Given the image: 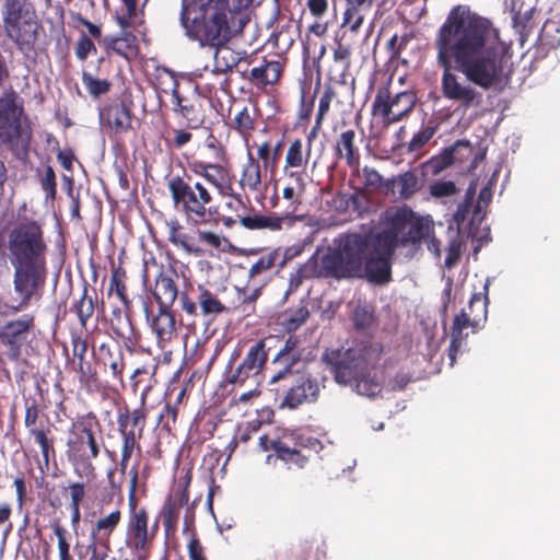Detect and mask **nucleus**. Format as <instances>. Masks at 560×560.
<instances>
[{"label": "nucleus", "mask_w": 560, "mask_h": 560, "mask_svg": "<svg viewBox=\"0 0 560 560\" xmlns=\"http://www.w3.org/2000/svg\"><path fill=\"white\" fill-rule=\"evenodd\" d=\"M434 48L442 69L441 93L457 104L458 110L482 104V93L471 84L489 90L511 73L512 55L499 31L488 19L470 15L463 5L451 10L436 33Z\"/></svg>", "instance_id": "obj_1"}, {"label": "nucleus", "mask_w": 560, "mask_h": 560, "mask_svg": "<svg viewBox=\"0 0 560 560\" xmlns=\"http://www.w3.org/2000/svg\"><path fill=\"white\" fill-rule=\"evenodd\" d=\"M412 218L413 211L406 206L386 211L381 231L370 229L342 235L336 247H329L322 256L315 253L301 265L298 280L365 279L374 285L388 284L393 280V255Z\"/></svg>", "instance_id": "obj_2"}, {"label": "nucleus", "mask_w": 560, "mask_h": 560, "mask_svg": "<svg viewBox=\"0 0 560 560\" xmlns=\"http://www.w3.org/2000/svg\"><path fill=\"white\" fill-rule=\"evenodd\" d=\"M8 249L13 268V289L19 296V303L10 306V312L16 314L43 296L48 246L42 225L35 220L14 225L8 236Z\"/></svg>", "instance_id": "obj_3"}, {"label": "nucleus", "mask_w": 560, "mask_h": 560, "mask_svg": "<svg viewBox=\"0 0 560 560\" xmlns=\"http://www.w3.org/2000/svg\"><path fill=\"white\" fill-rule=\"evenodd\" d=\"M253 2H182L180 24L201 47L226 46L252 19Z\"/></svg>", "instance_id": "obj_4"}, {"label": "nucleus", "mask_w": 560, "mask_h": 560, "mask_svg": "<svg viewBox=\"0 0 560 560\" xmlns=\"http://www.w3.org/2000/svg\"><path fill=\"white\" fill-rule=\"evenodd\" d=\"M383 352L384 346L380 341L353 340L348 348L326 350L322 361L338 385L350 386L359 395L372 398L382 392L374 371Z\"/></svg>", "instance_id": "obj_5"}, {"label": "nucleus", "mask_w": 560, "mask_h": 560, "mask_svg": "<svg viewBox=\"0 0 560 560\" xmlns=\"http://www.w3.org/2000/svg\"><path fill=\"white\" fill-rule=\"evenodd\" d=\"M104 444L102 425L93 411L78 415L71 422L67 436V457L79 476L95 477L96 459Z\"/></svg>", "instance_id": "obj_6"}, {"label": "nucleus", "mask_w": 560, "mask_h": 560, "mask_svg": "<svg viewBox=\"0 0 560 560\" xmlns=\"http://www.w3.org/2000/svg\"><path fill=\"white\" fill-rule=\"evenodd\" d=\"M32 141L33 128L23 100L13 89L5 90L0 97V149L19 161H25Z\"/></svg>", "instance_id": "obj_7"}, {"label": "nucleus", "mask_w": 560, "mask_h": 560, "mask_svg": "<svg viewBox=\"0 0 560 560\" xmlns=\"http://www.w3.org/2000/svg\"><path fill=\"white\" fill-rule=\"evenodd\" d=\"M166 187L173 208L186 220L195 224L209 223L218 214V207L212 206L213 196L208 187L192 175L184 173L167 178Z\"/></svg>", "instance_id": "obj_8"}, {"label": "nucleus", "mask_w": 560, "mask_h": 560, "mask_svg": "<svg viewBox=\"0 0 560 560\" xmlns=\"http://www.w3.org/2000/svg\"><path fill=\"white\" fill-rule=\"evenodd\" d=\"M128 487V520L126 525L125 545L139 558L147 557L158 535L159 523L155 521L149 526V512L144 506H138L137 487L139 481V466L133 465L129 470Z\"/></svg>", "instance_id": "obj_9"}, {"label": "nucleus", "mask_w": 560, "mask_h": 560, "mask_svg": "<svg viewBox=\"0 0 560 560\" xmlns=\"http://www.w3.org/2000/svg\"><path fill=\"white\" fill-rule=\"evenodd\" d=\"M4 33L24 55L35 49L42 28L32 2H5L2 10Z\"/></svg>", "instance_id": "obj_10"}, {"label": "nucleus", "mask_w": 560, "mask_h": 560, "mask_svg": "<svg viewBox=\"0 0 560 560\" xmlns=\"http://www.w3.org/2000/svg\"><path fill=\"white\" fill-rule=\"evenodd\" d=\"M229 152L226 145L210 133L196 154L188 162L190 171L209 184L221 187V180L228 175Z\"/></svg>", "instance_id": "obj_11"}, {"label": "nucleus", "mask_w": 560, "mask_h": 560, "mask_svg": "<svg viewBox=\"0 0 560 560\" xmlns=\"http://www.w3.org/2000/svg\"><path fill=\"white\" fill-rule=\"evenodd\" d=\"M43 384H46L44 378L36 380L34 394H23V401L25 408L24 425L28 435L39 446L42 456L46 463L49 462L50 454L55 455L54 442L50 424L39 421V413L42 409H46L49 405L45 397Z\"/></svg>", "instance_id": "obj_12"}, {"label": "nucleus", "mask_w": 560, "mask_h": 560, "mask_svg": "<svg viewBox=\"0 0 560 560\" xmlns=\"http://www.w3.org/2000/svg\"><path fill=\"white\" fill-rule=\"evenodd\" d=\"M241 350H234L229 361L230 371L226 373L228 384L243 386L249 380L255 381L258 386L267 361L268 350L264 339L256 340L249 345L242 361L233 369V363L240 358Z\"/></svg>", "instance_id": "obj_13"}, {"label": "nucleus", "mask_w": 560, "mask_h": 560, "mask_svg": "<svg viewBox=\"0 0 560 560\" xmlns=\"http://www.w3.org/2000/svg\"><path fill=\"white\" fill-rule=\"evenodd\" d=\"M168 229L167 240L184 253L195 257L205 256L207 250L201 244L208 245L210 248L220 249L225 238L212 231L197 229L195 233H188L184 226L174 218L166 222Z\"/></svg>", "instance_id": "obj_14"}, {"label": "nucleus", "mask_w": 560, "mask_h": 560, "mask_svg": "<svg viewBox=\"0 0 560 560\" xmlns=\"http://www.w3.org/2000/svg\"><path fill=\"white\" fill-rule=\"evenodd\" d=\"M487 300L480 298L479 294H472L469 300L468 311L463 308L458 314L455 315L453 324L451 326V343L448 348V358L451 365L454 364L456 355L460 350L464 339L468 336V332H464L465 329L471 328L474 331L482 320L487 317Z\"/></svg>", "instance_id": "obj_15"}, {"label": "nucleus", "mask_w": 560, "mask_h": 560, "mask_svg": "<svg viewBox=\"0 0 560 560\" xmlns=\"http://www.w3.org/2000/svg\"><path fill=\"white\" fill-rule=\"evenodd\" d=\"M283 385L284 387L279 394L281 396L280 408L290 410H295L303 405L315 404L320 396L322 388L325 387L307 370H302L301 373L295 375V378Z\"/></svg>", "instance_id": "obj_16"}, {"label": "nucleus", "mask_w": 560, "mask_h": 560, "mask_svg": "<svg viewBox=\"0 0 560 560\" xmlns=\"http://www.w3.org/2000/svg\"><path fill=\"white\" fill-rule=\"evenodd\" d=\"M167 88H160L163 93L171 92L173 98V112L185 120L188 129L200 128L206 119L203 101L199 96L186 97L179 93L177 79L168 71L164 72Z\"/></svg>", "instance_id": "obj_17"}, {"label": "nucleus", "mask_w": 560, "mask_h": 560, "mask_svg": "<svg viewBox=\"0 0 560 560\" xmlns=\"http://www.w3.org/2000/svg\"><path fill=\"white\" fill-rule=\"evenodd\" d=\"M416 104L412 92H400L394 97L387 88L380 89L372 104V114L381 116L387 124H394L407 116Z\"/></svg>", "instance_id": "obj_18"}, {"label": "nucleus", "mask_w": 560, "mask_h": 560, "mask_svg": "<svg viewBox=\"0 0 560 560\" xmlns=\"http://www.w3.org/2000/svg\"><path fill=\"white\" fill-rule=\"evenodd\" d=\"M148 412L143 407L130 410L127 405L117 410V431L121 438V448L141 452L140 440L143 436Z\"/></svg>", "instance_id": "obj_19"}, {"label": "nucleus", "mask_w": 560, "mask_h": 560, "mask_svg": "<svg viewBox=\"0 0 560 560\" xmlns=\"http://www.w3.org/2000/svg\"><path fill=\"white\" fill-rule=\"evenodd\" d=\"M179 303L182 310L190 316L197 315V305L200 306L203 316H217L231 312V307L225 306L213 292L202 284H199L197 288L190 285L182 291Z\"/></svg>", "instance_id": "obj_20"}, {"label": "nucleus", "mask_w": 560, "mask_h": 560, "mask_svg": "<svg viewBox=\"0 0 560 560\" xmlns=\"http://www.w3.org/2000/svg\"><path fill=\"white\" fill-rule=\"evenodd\" d=\"M34 327L35 316L33 314H23L0 326V343L9 348V359L16 360L20 357L22 346Z\"/></svg>", "instance_id": "obj_21"}, {"label": "nucleus", "mask_w": 560, "mask_h": 560, "mask_svg": "<svg viewBox=\"0 0 560 560\" xmlns=\"http://www.w3.org/2000/svg\"><path fill=\"white\" fill-rule=\"evenodd\" d=\"M285 68V60L275 55L271 58L264 57L262 61L250 69L247 80L257 89L266 90L279 83Z\"/></svg>", "instance_id": "obj_22"}, {"label": "nucleus", "mask_w": 560, "mask_h": 560, "mask_svg": "<svg viewBox=\"0 0 560 560\" xmlns=\"http://www.w3.org/2000/svg\"><path fill=\"white\" fill-rule=\"evenodd\" d=\"M191 476L188 474L184 486H178L174 489L164 501L162 506L161 516L163 526L166 533L174 532L179 521L180 509L188 503L189 500V485Z\"/></svg>", "instance_id": "obj_23"}, {"label": "nucleus", "mask_w": 560, "mask_h": 560, "mask_svg": "<svg viewBox=\"0 0 560 560\" xmlns=\"http://www.w3.org/2000/svg\"><path fill=\"white\" fill-rule=\"evenodd\" d=\"M158 369L159 362L155 359H152L136 368L130 375V387L133 394L139 395V407L145 408L149 394L158 384Z\"/></svg>", "instance_id": "obj_24"}, {"label": "nucleus", "mask_w": 560, "mask_h": 560, "mask_svg": "<svg viewBox=\"0 0 560 560\" xmlns=\"http://www.w3.org/2000/svg\"><path fill=\"white\" fill-rule=\"evenodd\" d=\"M147 318L150 328L155 335L158 346L163 349L177 336L176 319L172 312V307L159 306L158 312L149 316L148 307H145Z\"/></svg>", "instance_id": "obj_25"}, {"label": "nucleus", "mask_w": 560, "mask_h": 560, "mask_svg": "<svg viewBox=\"0 0 560 560\" xmlns=\"http://www.w3.org/2000/svg\"><path fill=\"white\" fill-rule=\"evenodd\" d=\"M357 133L353 129L342 130L335 140L334 155L337 160L345 161L346 165L359 171L361 154L357 144Z\"/></svg>", "instance_id": "obj_26"}, {"label": "nucleus", "mask_w": 560, "mask_h": 560, "mask_svg": "<svg viewBox=\"0 0 560 560\" xmlns=\"http://www.w3.org/2000/svg\"><path fill=\"white\" fill-rule=\"evenodd\" d=\"M98 360L104 366L105 372H108L112 381L125 387L124 372H125V355L119 346L112 347L108 343H102L98 347Z\"/></svg>", "instance_id": "obj_27"}, {"label": "nucleus", "mask_w": 560, "mask_h": 560, "mask_svg": "<svg viewBox=\"0 0 560 560\" xmlns=\"http://www.w3.org/2000/svg\"><path fill=\"white\" fill-rule=\"evenodd\" d=\"M101 118L115 135L127 133L132 129V112L125 103H114L101 112Z\"/></svg>", "instance_id": "obj_28"}, {"label": "nucleus", "mask_w": 560, "mask_h": 560, "mask_svg": "<svg viewBox=\"0 0 560 560\" xmlns=\"http://www.w3.org/2000/svg\"><path fill=\"white\" fill-rule=\"evenodd\" d=\"M307 171L282 168L283 198L295 210L302 203L306 188Z\"/></svg>", "instance_id": "obj_29"}, {"label": "nucleus", "mask_w": 560, "mask_h": 560, "mask_svg": "<svg viewBox=\"0 0 560 560\" xmlns=\"http://www.w3.org/2000/svg\"><path fill=\"white\" fill-rule=\"evenodd\" d=\"M103 46L107 55L115 54L126 60L136 58L139 52L137 36L126 30L119 36H105Z\"/></svg>", "instance_id": "obj_30"}, {"label": "nucleus", "mask_w": 560, "mask_h": 560, "mask_svg": "<svg viewBox=\"0 0 560 560\" xmlns=\"http://www.w3.org/2000/svg\"><path fill=\"white\" fill-rule=\"evenodd\" d=\"M262 172L264 168L255 159V155L247 148L246 161L242 166L238 185L243 191L257 192L262 187Z\"/></svg>", "instance_id": "obj_31"}, {"label": "nucleus", "mask_w": 560, "mask_h": 560, "mask_svg": "<svg viewBox=\"0 0 560 560\" xmlns=\"http://www.w3.org/2000/svg\"><path fill=\"white\" fill-rule=\"evenodd\" d=\"M298 363L299 361H294V359H282L280 361L278 358L273 357L271 365L275 366V370L268 381L269 390L279 395L280 390L284 387L283 384H288L292 378H295L298 373L302 372V370H293L294 365Z\"/></svg>", "instance_id": "obj_32"}, {"label": "nucleus", "mask_w": 560, "mask_h": 560, "mask_svg": "<svg viewBox=\"0 0 560 560\" xmlns=\"http://www.w3.org/2000/svg\"><path fill=\"white\" fill-rule=\"evenodd\" d=\"M121 521V511L116 509L109 514L100 517L91 529V539L93 544L110 545V536L118 527Z\"/></svg>", "instance_id": "obj_33"}, {"label": "nucleus", "mask_w": 560, "mask_h": 560, "mask_svg": "<svg viewBox=\"0 0 560 560\" xmlns=\"http://www.w3.org/2000/svg\"><path fill=\"white\" fill-rule=\"evenodd\" d=\"M311 155L310 143L294 139L288 145L282 168L307 171Z\"/></svg>", "instance_id": "obj_34"}, {"label": "nucleus", "mask_w": 560, "mask_h": 560, "mask_svg": "<svg viewBox=\"0 0 560 560\" xmlns=\"http://www.w3.org/2000/svg\"><path fill=\"white\" fill-rule=\"evenodd\" d=\"M180 293L174 278L165 272H160L155 279L153 296L159 306L172 307Z\"/></svg>", "instance_id": "obj_35"}, {"label": "nucleus", "mask_w": 560, "mask_h": 560, "mask_svg": "<svg viewBox=\"0 0 560 560\" xmlns=\"http://www.w3.org/2000/svg\"><path fill=\"white\" fill-rule=\"evenodd\" d=\"M277 458L281 459L288 465H293L298 468H304L308 463V456L304 453L303 448L299 447L296 443H291V440L277 442L273 445Z\"/></svg>", "instance_id": "obj_36"}, {"label": "nucleus", "mask_w": 560, "mask_h": 560, "mask_svg": "<svg viewBox=\"0 0 560 560\" xmlns=\"http://www.w3.org/2000/svg\"><path fill=\"white\" fill-rule=\"evenodd\" d=\"M431 233H433L432 223L413 212V218L408 223L406 232L400 236V245L418 244L422 240H427Z\"/></svg>", "instance_id": "obj_37"}, {"label": "nucleus", "mask_w": 560, "mask_h": 560, "mask_svg": "<svg viewBox=\"0 0 560 560\" xmlns=\"http://www.w3.org/2000/svg\"><path fill=\"white\" fill-rule=\"evenodd\" d=\"M386 188L393 192L397 189L404 200L410 199L419 190L418 177L413 171H407L387 180Z\"/></svg>", "instance_id": "obj_38"}, {"label": "nucleus", "mask_w": 560, "mask_h": 560, "mask_svg": "<svg viewBox=\"0 0 560 560\" xmlns=\"http://www.w3.org/2000/svg\"><path fill=\"white\" fill-rule=\"evenodd\" d=\"M459 147L469 148L470 143L467 140H458L454 145L445 148L441 154L434 155L425 162L428 172L435 176L453 165L455 161L454 152Z\"/></svg>", "instance_id": "obj_39"}, {"label": "nucleus", "mask_w": 560, "mask_h": 560, "mask_svg": "<svg viewBox=\"0 0 560 560\" xmlns=\"http://www.w3.org/2000/svg\"><path fill=\"white\" fill-rule=\"evenodd\" d=\"M214 49V72L215 73H226L232 71L233 68L237 67L242 60L243 56L241 52L234 51L228 45L221 47H210Z\"/></svg>", "instance_id": "obj_40"}, {"label": "nucleus", "mask_w": 560, "mask_h": 560, "mask_svg": "<svg viewBox=\"0 0 560 560\" xmlns=\"http://www.w3.org/2000/svg\"><path fill=\"white\" fill-rule=\"evenodd\" d=\"M298 25L281 24L280 30L275 31L267 40V44L277 49V54L281 56L287 52L295 42Z\"/></svg>", "instance_id": "obj_41"}, {"label": "nucleus", "mask_w": 560, "mask_h": 560, "mask_svg": "<svg viewBox=\"0 0 560 560\" xmlns=\"http://www.w3.org/2000/svg\"><path fill=\"white\" fill-rule=\"evenodd\" d=\"M70 311L78 316L81 328L86 330L88 320L93 316L95 311V301L93 296L89 295L86 285H84L80 299L72 302Z\"/></svg>", "instance_id": "obj_42"}, {"label": "nucleus", "mask_w": 560, "mask_h": 560, "mask_svg": "<svg viewBox=\"0 0 560 560\" xmlns=\"http://www.w3.org/2000/svg\"><path fill=\"white\" fill-rule=\"evenodd\" d=\"M372 2H348L343 13V26H348L351 32H358L363 23L365 14L370 11Z\"/></svg>", "instance_id": "obj_43"}, {"label": "nucleus", "mask_w": 560, "mask_h": 560, "mask_svg": "<svg viewBox=\"0 0 560 560\" xmlns=\"http://www.w3.org/2000/svg\"><path fill=\"white\" fill-rule=\"evenodd\" d=\"M233 129L242 137L245 142L246 148H249V139L253 136L256 124L255 119L250 114V110L247 106H244L241 110H238L232 124Z\"/></svg>", "instance_id": "obj_44"}, {"label": "nucleus", "mask_w": 560, "mask_h": 560, "mask_svg": "<svg viewBox=\"0 0 560 560\" xmlns=\"http://www.w3.org/2000/svg\"><path fill=\"white\" fill-rule=\"evenodd\" d=\"M281 255L278 249H273L261 255L249 268V279H255L256 277L270 271L276 265L282 267L284 265V259H281V261H279Z\"/></svg>", "instance_id": "obj_45"}, {"label": "nucleus", "mask_w": 560, "mask_h": 560, "mask_svg": "<svg viewBox=\"0 0 560 560\" xmlns=\"http://www.w3.org/2000/svg\"><path fill=\"white\" fill-rule=\"evenodd\" d=\"M240 223L248 230L269 229L272 231L281 228V220L276 217L254 214V215H237Z\"/></svg>", "instance_id": "obj_46"}, {"label": "nucleus", "mask_w": 560, "mask_h": 560, "mask_svg": "<svg viewBox=\"0 0 560 560\" xmlns=\"http://www.w3.org/2000/svg\"><path fill=\"white\" fill-rule=\"evenodd\" d=\"M352 324L358 331L366 332L376 325V317L371 306L359 304L351 315Z\"/></svg>", "instance_id": "obj_47"}, {"label": "nucleus", "mask_w": 560, "mask_h": 560, "mask_svg": "<svg viewBox=\"0 0 560 560\" xmlns=\"http://www.w3.org/2000/svg\"><path fill=\"white\" fill-rule=\"evenodd\" d=\"M110 328L113 332L121 339L128 340L133 343L131 337L133 336V327L129 316L125 315L120 308H115L112 312Z\"/></svg>", "instance_id": "obj_48"}, {"label": "nucleus", "mask_w": 560, "mask_h": 560, "mask_svg": "<svg viewBox=\"0 0 560 560\" xmlns=\"http://www.w3.org/2000/svg\"><path fill=\"white\" fill-rule=\"evenodd\" d=\"M137 4L138 2H122L120 8L116 10L115 18L122 30L133 27L138 23H141Z\"/></svg>", "instance_id": "obj_49"}, {"label": "nucleus", "mask_w": 560, "mask_h": 560, "mask_svg": "<svg viewBox=\"0 0 560 560\" xmlns=\"http://www.w3.org/2000/svg\"><path fill=\"white\" fill-rule=\"evenodd\" d=\"M261 295V288H255L249 291L247 288L237 289V304L231 311H240L250 315L255 311V303Z\"/></svg>", "instance_id": "obj_50"}, {"label": "nucleus", "mask_w": 560, "mask_h": 560, "mask_svg": "<svg viewBox=\"0 0 560 560\" xmlns=\"http://www.w3.org/2000/svg\"><path fill=\"white\" fill-rule=\"evenodd\" d=\"M109 292H114L120 302L126 307H129L130 300L127 293L126 271L122 267H113L109 282Z\"/></svg>", "instance_id": "obj_51"}, {"label": "nucleus", "mask_w": 560, "mask_h": 560, "mask_svg": "<svg viewBox=\"0 0 560 560\" xmlns=\"http://www.w3.org/2000/svg\"><path fill=\"white\" fill-rule=\"evenodd\" d=\"M50 526L57 537L59 560H74L70 551L69 532L67 528L58 520H55Z\"/></svg>", "instance_id": "obj_52"}, {"label": "nucleus", "mask_w": 560, "mask_h": 560, "mask_svg": "<svg viewBox=\"0 0 560 560\" xmlns=\"http://www.w3.org/2000/svg\"><path fill=\"white\" fill-rule=\"evenodd\" d=\"M310 317V311L305 305H301L294 310H288L282 315V325L288 331H295Z\"/></svg>", "instance_id": "obj_53"}, {"label": "nucleus", "mask_w": 560, "mask_h": 560, "mask_svg": "<svg viewBox=\"0 0 560 560\" xmlns=\"http://www.w3.org/2000/svg\"><path fill=\"white\" fill-rule=\"evenodd\" d=\"M82 82L89 94L94 98L108 93L112 89L110 81L106 79H98L86 71H83L82 73Z\"/></svg>", "instance_id": "obj_54"}, {"label": "nucleus", "mask_w": 560, "mask_h": 560, "mask_svg": "<svg viewBox=\"0 0 560 560\" xmlns=\"http://www.w3.org/2000/svg\"><path fill=\"white\" fill-rule=\"evenodd\" d=\"M260 425V420H253L248 421L244 427H238L236 433L228 445L231 453L234 452L235 448H237L241 444H246L252 439V435L258 432Z\"/></svg>", "instance_id": "obj_55"}, {"label": "nucleus", "mask_w": 560, "mask_h": 560, "mask_svg": "<svg viewBox=\"0 0 560 560\" xmlns=\"http://www.w3.org/2000/svg\"><path fill=\"white\" fill-rule=\"evenodd\" d=\"M303 355V350L301 349V340L295 335H290L283 342L282 347L279 349L275 358H278L280 361L282 359H294V361H301Z\"/></svg>", "instance_id": "obj_56"}, {"label": "nucleus", "mask_w": 560, "mask_h": 560, "mask_svg": "<svg viewBox=\"0 0 560 560\" xmlns=\"http://www.w3.org/2000/svg\"><path fill=\"white\" fill-rule=\"evenodd\" d=\"M72 370L77 373L79 382L83 385H91L96 381V373L92 365L86 361L85 355L73 357Z\"/></svg>", "instance_id": "obj_57"}, {"label": "nucleus", "mask_w": 560, "mask_h": 560, "mask_svg": "<svg viewBox=\"0 0 560 560\" xmlns=\"http://www.w3.org/2000/svg\"><path fill=\"white\" fill-rule=\"evenodd\" d=\"M432 198L443 200L450 199L459 192V188L453 180H435L429 186Z\"/></svg>", "instance_id": "obj_58"}, {"label": "nucleus", "mask_w": 560, "mask_h": 560, "mask_svg": "<svg viewBox=\"0 0 560 560\" xmlns=\"http://www.w3.org/2000/svg\"><path fill=\"white\" fill-rule=\"evenodd\" d=\"M256 148L257 153L255 159L258 160L265 173L269 172L271 175H275L278 166L275 161V155L271 154V142L264 141L260 144H256Z\"/></svg>", "instance_id": "obj_59"}, {"label": "nucleus", "mask_w": 560, "mask_h": 560, "mask_svg": "<svg viewBox=\"0 0 560 560\" xmlns=\"http://www.w3.org/2000/svg\"><path fill=\"white\" fill-rule=\"evenodd\" d=\"M290 2H275L269 24H291L296 25L294 14L289 8Z\"/></svg>", "instance_id": "obj_60"}, {"label": "nucleus", "mask_w": 560, "mask_h": 560, "mask_svg": "<svg viewBox=\"0 0 560 560\" xmlns=\"http://www.w3.org/2000/svg\"><path fill=\"white\" fill-rule=\"evenodd\" d=\"M351 55L352 51L349 45L342 44L340 42L337 43V46L334 49V61L340 65L342 69V80L337 82L338 85L346 84L345 72H347L350 68Z\"/></svg>", "instance_id": "obj_61"}, {"label": "nucleus", "mask_w": 560, "mask_h": 560, "mask_svg": "<svg viewBox=\"0 0 560 560\" xmlns=\"http://www.w3.org/2000/svg\"><path fill=\"white\" fill-rule=\"evenodd\" d=\"M39 184L45 192L46 200L54 201L57 195V180L56 173L50 165H46L44 168V173L39 178Z\"/></svg>", "instance_id": "obj_62"}, {"label": "nucleus", "mask_w": 560, "mask_h": 560, "mask_svg": "<svg viewBox=\"0 0 560 560\" xmlns=\"http://www.w3.org/2000/svg\"><path fill=\"white\" fill-rule=\"evenodd\" d=\"M337 96L336 88L331 84H327L319 97L318 109H317V126H322L323 120L330 109L332 100Z\"/></svg>", "instance_id": "obj_63"}, {"label": "nucleus", "mask_w": 560, "mask_h": 560, "mask_svg": "<svg viewBox=\"0 0 560 560\" xmlns=\"http://www.w3.org/2000/svg\"><path fill=\"white\" fill-rule=\"evenodd\" d=\"M410 39L411 36L408 34H404L402 36L395 34L387 40L386 51L388 52L389 61L399 59L401 51L407 47Z\"/></svg>", "instance_id": "obj_64"}]
</instances>
